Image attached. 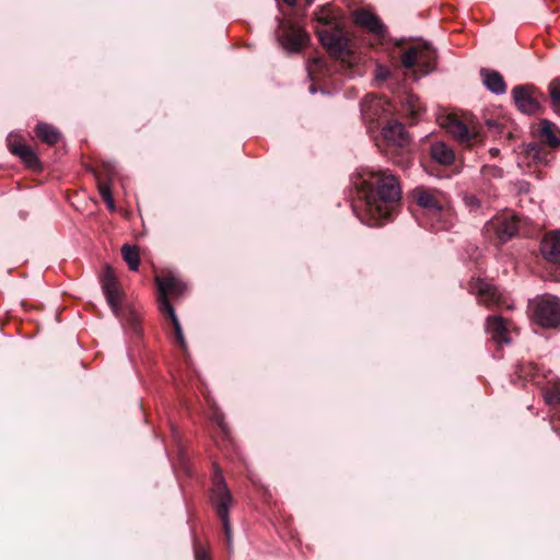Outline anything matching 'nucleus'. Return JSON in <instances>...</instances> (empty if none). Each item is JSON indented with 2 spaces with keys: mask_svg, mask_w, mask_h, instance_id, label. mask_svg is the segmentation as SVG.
I'll return each mask as SVG.
<instances>
[{
  "mask_svg": "<svg viewBox=\"0 0 560 560\" xmlns=\"http://www.w3.org/2000/svg\"><path fill=\"white\" fill-rule=\"evenodd\" d=\"M467 290L476 296L480 305L487 308H495L504 304V296L492 280L472 277L468 281Z\"/></svg>",
  "mask_w": 560,
  "mask_h": 560,
  "instance_id": "obj_7",
  "label": "nucleus"
},
{
  "mask_svg": "<svg viewBox=\"0 0 560 560\" xmlns=\"http://www.w3.org/2000/svg\"><path fill=\"white\" fill-rule=\"evenodd\" d=\"M526 152L529 156H533L534 159H536L537 154L539 152V148L536 143H530V144H528Z\"/></svg>",
  "mask_w": 560,
  "mask_h": 560,
  "instance_id": "obj_36",
  "label": "nucleus"
},
{
  "mask_svg": "<svg viewBox=\"0 0 560 560\" xmlns=\"http://www.w3.org/2000/svg\"><path fill=\"white\" fill-rule=\"evenodd\" d=\"M412 200L425 210L427 214L433 215L443 206L439 192L424 186H418L411 191Z\"/></svg>",
  "mask_w": 560,
  "mask_h": 560,
  "instance_id": "obj_12",
  "label": "nucleus"
},
{
  "mask_svg": "<svg viewBox=\"0 0 560 560\" xmlns=\"http://www.w3.org/2000/svg\"><path fill=\"white\" fill-rule=\"evenodd\" d=\"M277 38L284 50L299 52L307 45L310 36L302 27L290 21L279 19Z\"/></svg>",
  "mask_w": 560,
  "mask_h": 560,
  "instance_id": "obj_8",
  "label": "nucleus"
},
{
  "mask_svg": "<svg viewBox=\"0 0 560 560\" xmlns=\"http://www.w3.org/2000/svg\"><path fill=\"white\" fill-rule=\"evenodd\" d=\"M560 131L556 124L548 119H542L540 121V138L544 143L548 144L550 148H557L560 145Z\"/></svg>",
  "mask_w": 560,
  "mask_h": 560,
  "instance_id": "obj_25",
  "label": "nucleus"
},
{
  "mask_svg": "<svg viewBox=\"0 0 560 560\" xmlns=\"http://www.w3.org/2000/svg\"><path fill=\"white\" fill-rule=\"evenodd\" d=\"M447 129L462 143H468L471 139L467 126L458 119L450 120Z\"/></svg>",
  "mask_w": 560,
  "mask_h": 560,
  "instance_id": "obj_29",
  "label": "nucleus"
},
{
  "mask_svg": "<svg viewBox=\"0 0 560 560\" xmlns=\"http://www.w3.org/2000/svg\"><path fill=\"white\" fill-rule=\"evenodd\" d=\"M353 185L364 202L368 225H382L393 217L402 191L399 178L389 170L364 168L353 179Z\"/></svg>",
  "mask_w": 560,
  "mask_h": 560,
  "instance_id": "obj_1",
  "label": "nucleus"
},
{
  "mask_svg": "<svg viewBox=\"0 0 560 560\" xmlns=\"http://www.w3.org/2000/svg\"><path fill=\"white\" fill-rule=\"evenodd\" d=\"M544 400L550 408V424L560 436V380L548 381L541 389Z\"/></svg>",
  "mask_w": 560,
  "mask_h": 560,
  "instance_id": "obj_10",
  "label": "nucleus"
},
{
  "mask_svg": "<svg viewBox=\"0 0 560 560\" xmlns=\"http://www.w3.org/2000/svg\"><path fill=\"white\" fill-rule=\"evenodd\" d=\"M431 158L442 165H451L455 161L454 151L444 142H434L430 147Z\"/></svg>",
  "mask_w": 560,
  "mask_h": 560,
  "instance_id": "obj_24",
  "label": "nucleus"
},
{
  "mask_svg": "<svg viewBox=\"0 0 560 560\" xmlns=\"http://www.w3.org/2000/svg\"><path fill=\"white\" fill-rule=\"evenodd\" d=\"M9 150L12 154L19 156L21 161L31 170H40V162L34 150L22 142H13L9 144Z\"/></svg>",
  "mask_w": 560,
  "mask_h": 560,
  "instance_id": "obj_20",
  "label": "nucleus"
},
{
  "mask_svg": "<svg viewBox=\"0 0 560 560\" xmlns=\"http://www.w3.org/2000/svg\"><path fill=\"white\" fill-rule=\"evenodd\" d=\"M100 282L103 294L113 314L119 319L121 325L136 337L142 335V326L139 314L130 307H124V291L116 277L115 270L106 265L100 276Z\"/></svg>",
  "mask_w": 560,
  "mask_h": 560,
  "instance_id": "obj_2",
  "label": "nucleus"
},
{
  "mask_svg": "<svg viewBox=\"0 0 560 560\" xmlns=\"http://www.w3.org/2000/svg\"><path fill=\"white\" fill-rule=\"evenodd\" d=\"M121 255L128 268L131 271H137L140 266V253L136 245L124 244L121 247Z\"/></svg>",
  "mask_w": 560,
  "mask_h": 560,
  "instance_id": "obj_28",
  "label": "nucleus"
},
{
  "mask_svg": "<svg viewBox=\"0 0 560 560\" xmlns=\"http://www.w3.org/2000/svg\"><path fill=\"white\" fill-rule=\"evenodd\" d=\"M155 281L159 290L158 302L160 310H163L164 300L170 301L168 295L179 296L185 290V284L174 276L158 277Z\"/></svg>",
  "mask_w": 560,
  "mask_h": 560,
  "instance_id": "obj_15",
  "label": "nucleus"
},
{
  "mask_svg": "<svg viewBox=\"0 0 560 560\" xmlns=\"http://www.w3.org/2000/svg\"><path fill=\"white\" fill-rule=\"evenodd\" d=\"M480 78L482 80L483 85L491 93L495 95H502L506 92V83L499 71L488 68H481Z\"/></svg>",
  "mask_w": 560,
  "mask_h": 560,
  "instance_id": "obj_19",
  "label": "nucleus"
},
{
  "mask_svg": "<svg viewBox=\"0 0 560 560\" xmlns=\"http://www.w3.org/2000/svg\"><path fill=\"white\" fill-rule=\"evenodd\" d=\"M518 232V221L514 215H505L498 220L495 233L503 243L510 241Z\"/></svg>",
  "mask_w": 560,
  "mask_h": 560,
  "instance_id": "obj_22",
  "label": "nucleus"
},
{
  "mask_svg": "<svg viewBox=\"0 0 560 560\" xmlns=\"http://www.w3.org/2000/svg\"><path fill=\"white\" fill-rule=\"evenodd\" d=\"M361 116L369 129L377 127L378 119L385 115L384 102L375 96H366L360 104Z\"/></svg>",
  "mask_w": 560,
  "mask_h": 560,
  "instance_id": "obj_13",
  "label": "nucleus"
},
{
  "mask_svg": "<svg viewBox=\"0 0 560 560\" xmlns=\"http://www.w3.org/2000/svg\"><path fill=\"white\" fill-rule=\"evenodd\" d=\"M282 1L290 7H294L296 4V0H282Z\"/></svg>",
  "mask_w": 560,
  "mask_h": 560,
  "instance_id": "obj_38",
  "label": "nucleus"
},
{
  "mask_svg": "<svg viewBox=\"0 0 560 560\" xmlns=\"http://www.w3.org/2000/svg\"><path fill=\"white\" fill-rule=\"evenodd\" d=\"M210 503L221 521L226 544H232V526L230 523V510L234 504L232 493L224 480L223 474L218 466H214L212 488L210 490Z\"/></svg>",
  "mask_w": 560,
  "mask_h": 560,
  "instance_id": "obj_3",
  "label": "nucleus"
},
{
  "mask_svg": "<svg viewBox=\"0 0 560 560\" xmlns=\"http://www.w3.org/2000/svg\"><path fill=\"white\" fill-rule=\"evenodd\" d=\"M486 332L491 337V339L501 345L511 343L510 330L508 327V322L500 315H491L486 318L485 323Z\"/></svg>",
  "mask_w": 560,
  "mask_h": 560,
  "instance_id": "obj_14",
  "label": "nucleus"
},
{
  "mask_svg": "<svg viewBox=\"0 0 560 560\" xmlns=\"http://www.w3.org/2000/svg\"><path fill=\"white\" fill-rule=\"evenodd\" d=\"M352 19L355 25L366 30L378 40H383L385 38L387 33L386 26L373 12L365 9H358L352 13Z\"/></svg>",
  "mask_w": 560,
  "mask_h": 560,
  "instance_id": "obj_11",
  "label": "nucleus"
},
{
  "mask_svg": "<svg viewBox=\"0 0 560 560\" xmlns=\"http://www.w3.org/2000/svg\"><path fill=\"white\" fill-rule=\"evenodd\" d=\"M104 202L110 211L115 210V201L113 196L110 198L104 199Z\"/></svg>",
  "mask_w": 560,
  "mask_h": 560,
  "instance_id": "obj_37",
  "label": "nucleus"
},
{
  "mask_svg": "<svg viewBox=\"0 0 560 560\" xmlns=\"http://www.w3.org/2000/svg\"><path fill=\"white\" fill-rule=\"evenodd\" d=\"M530 318L544 328H560V299L544 295L534 300L530 305Z\"/></svg>",
  "mask_w": 560,
  "mask_h": 560,
  "instance_id": "obj_6",
  "label": "nucleus"
},
{
  "mask_svg": "<svg viewBox=\"0 0 560 560\" xmlns=\"http://www.w3.org/2000/svg\"><path fill=\"white\" fill-rule=\"evenodd\" d=\"M438 54L427 42L409 46L401 55V65L407 69L417 68L420 75H427L436 69Z\"/></svg>",
  "mask_w": 560,
  "mask_h": 560,
  "instance_id": "obj_5",
  "label": "nucleus"
},
{
  "mask_svg": "<svg viewBox=\"0 0 560 560\" xmlns=\"http://www.w3.org/2000/svg\"><path fill=\"white\" fill-rule=\"evenodd\" d=\"M390 71L384 66H377L375 70V78L380 81H385L389 78Z\"/></svg>",
  "mask_w": 560,
  "mask_h": 560,
  "instance_id": "obj_33",
  "label": "nucleus"
},
{
  "mask_svg": "<svg viewBox=\"0 0 560 560\" xmlns=\"http://www.w3.org/2000/svg\"><path fill=\"white\" fill-rule=\"evenodd\" d=\"M215 422L219 425V428L221 429L222 433L226 434L228 433V424L225 423L222 415L215 416Z\"/></svg>",
  "mask_w": 560,
  "mask_h": 560,
  "instance_id": "obj_35",
  "label": "nucleus"
},
{
  "mask_svg": "<svg viewBox=\"0 0 560 560\" xmlns=\"http://www.w3.org/2000/svg\"><path fill=\"white\" fill-rule=\"evenodd\" d=\"M401 110L406 117L416 120L421 116L423 107L417 96L409 94L402 101Z\"/></svg>",
  "mask_w": 560,
  "mask_h": 560,
  "instance_id": "obj_27",
  "label": "nucleus"
},
{
  "mask_svg": "<svg viewBox=\"0 0 560 560\" xmlns=\"http://www.w3.org/2000/svg\"><path fill=\"white\" fill-rule=\"evenodd\" d=\"M194 556L195 560H211L209 550L199 545L195 546Z\"/></svg>",
  "mask_w": 560,
  "mask_h": 560,
  "instance_id": "obj_32",
  "label": "nucleus"
},
{
  "mask_svg": "<svg viewBox=\"0 0 560 560\" xmlns=\"http://www.w3.org/2000/svg\"><path fill=\"white\" fill-rule=\"evenodd\" d=\"M161 313L167 315V317L170 318L172 325H173V328H174V335H175V340L177 342V345L184 350L186 351L187 349V342H186V339H185V336H184V332H183V329H182V326H180V323L176 316V313H175V310L174 307L172 306L171 302L170 301H166L164 300L163 301V310H160Z\"/></svg>",
  "mask_w": 560,
  "mask_h": 560,
  "instance_id": "obj_23",
  "label": "nucleus"
},
{
  "mask_svg": "<svg viewBox=\"0 0 560 560\" xmlns=\"http://www.w3.org/2000/svg\"><path fill=\"white\" fill-rule=\"evenodd\" d=\"M343 19V13L340 9L334 7L331 3H326L318 7L314 11V20L319 27H331L339 25Z\"/></svg>",
  "mask_w": 560,
  "mask_h": 560,
  "instance_id": "obj_18",
  "label": "nucleus"
},
{
  "mask_svg": "<svg viewBox=\"0 0 560 560\" xmlns=\"http://www.w3.org/2000/svg\"><path fill=\"white\" fill-rule=\"evenodd\" d=\"M550 104L556 113L560 115V79H555L548 86Z\"/></svg>",
  "mask_w": 560,
  "mask_h": 560,
  "instance_id": "obj_30",
  "label": "nucleus"
},
{
  "mask_svg": "<svg viewBox=\"0 0 560 560\" xmlns=\"http://www.w3.org/2000/svg\"><path fill=\"white\" fill-rule=\"evenodd\" d=\"M540 253L547 261L560 265V231H549L544 235Z\"/></svg>",
  "mask_w": 560,
  "mask_h": 560,
  "instance_id": "obj_16",
  "label": "nucleus"
},
{
  "mask_svg": "<svg viewBox=\"0 0 560 560\" xmlns=\"http://www.w3.org/2000/svg\"><path fill=\"white\" fill-rule=\"evenodd\" d=\"M315 33L320 44L330 56L340 58L342 62L352 65L354 58L353 52L349 47V38L346 36L341 24L332 25L331 27L316 26Z\"/></svg>",
  "mask_w": 560,
  "mask_h": 560,
  "instance_id": "obj_4",
  "label": "nucleus"
},
{
  "mask_svg": "<svg viewBox=\"0 0 560 560\" xmlns=\"http://www.w3.org/2000/svg\"><path fill=\"white\" fill-rule=\"evenodd\" d=\"M98 192L103 200L110 198L113 196L112 188H110L109 184H107V183L98 184Z\"/></svg>",
  "mask_w": 560,
  "mask_h": 560,
  "instance_id": "obj_34",
  "label": "nucleus"
},
{
  "mask_svg": "<svg viewBox=\"0 0 560 560\" xmlns=\"http://www.w3.org/2000/svg\"><path fill=\"white\" fill-rule=\"evenodd\" d=\"M463 202L469 212H478L481 208L480 199L472 194L464 195Z\"/></svg>",
  "mask_w": 560,
  "mask_h": 560,
  "instance_id": "obj_31",
  "label": "nucleus"
},
{
  "mask_svg": "<svg viewBox=\"0 0 560 560\" xmlns=\"http://www.w3.org/2000/svg\"><path fill=\"white\" fill-rule=\"evenodd\" d=\"M382 136L387 143L401 148L408 145L410 141L405 126L396 119L387 121L382 128Z\"/></svg>",
  "mask_w": 560,
  "mask_h": 560,
  "instance_id": "obj_17",
  "label": "nucleus"
},
{
  "mask_svg": "<svg viewBox=\"0 0 560 560\" xmlns=\"http://www.w3.org/2000/svg\"><path fill=\"white\" fill-rule=\"evenodd\" d=\"M514 103L520 112L526 115H534L540 110L542 93L534 85H516L512 90Z\"/></svg>",
  "mask_w": 560,
  "mask_h": 560,
  "instance_id": "obj_9",
  "label": "nucleus"
},
{
  "mask_svg": "<svg viewBox=\"0 0 560 560\" xmlns=\"http://www.w3.org/2000/svg\"><path fill=\"white\" fill-rule=\"evenodd\" d=\"M432 220V229L435 231H450L452 230L457 221L456 214L450 207L442 206L433 215H430Z\"/></svg>",
  "mask_w": 560,
  "mask_h": 560,
  "instance_id": "obj_21",
  "label": "nucleus"
},
{
  "mask_svg": "<svg viewBox=\"0 0 560 560\" xmlns=\"http://www.w3.org/2000/svg\"><path fill=\"white\" fill-rule=\"evenodd\" d=\"M34 133L49 145L58 143L61 138L59 130L47 122H38L34 128Z\"/></svg>",
  "mask_w": 560,
  "mask_h": 560,
  "instance_id": "obj_26",
  "label": "nucleus"
}]
</instances>
